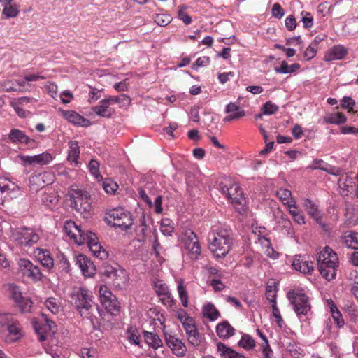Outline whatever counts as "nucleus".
Listing matches in <instances>:
<instances>
[{"mask_svg":"<svg viewBox=\"0 0 358 358\" xmlns=\"http://www.w3.org/2000/svg\"><path fill=\"white\" fill-rule=\"evenodd\" d=\"M347 49L342 45H335L325 55L327 61H332L343 59L347 54Z\"/></svg>","mask_w":358,"mask_h":358,"instance_id":"nucleus-23","label":"nucleus"},{"mask_svg":"<svg viewBox=\"0 0 358 358\" xmlns=\"http://www.w3.org/2000/svg\"><path fill=\"white\" fill-rule=\"evenodd\" d=\"M171 220L169 219H163L161 222V231L164 235L170 236L173 231V227L171 226Z\"/></svg>","mask_w":358,"mask_h":358,"instance_id":"nucleus-53","label":"nucleus"},{"mask_svg":"<svg viewBox=\"0 0 358 358\" xmlns=\"http://www.w3.org/2000/svg\"><path fill=\"white\" fill-rule=\"evenodd\" d=\"M343 243L347 248L358 250V233L349 231L343 236Z\"/></svg>","mask_w":358,"mask_h":358,"instance_id":"nucleus-32","label":"nucleus"},{"mask_svg":"<svg viewBox=\"0 0 358 358\" xmlns=\"http://www.w3.org/2000/svg\"><path fill=\"white\" fill-rule=\"evenodd\" d=\"M209 249L217 258L224 257L230 251L232 236L230 230L218 229L208 235Z\"/></svg>","mask_w":358,"mask_h":358,"instance_id":"nucleus-1","label":"nucleus"},{"mask_svg":"<svg viewBox=\"0 0 358 358\" xmlns=\"http://www.w3.org/2000/svg\"><path fill=\"white\" fill-rule=\"evenodd\" d=\"M210 58L206 56L199 57L196 61L192 64L193 69H197L199 67H203L208 65Z\"/></svg>","mask_w":358,"mask_h":358,"instance_id":"nucleus-58","label":"nucleus"},{"mask_svg":"<svg viewBox=\"0 0 358 358\" xmlns=\"http://www.w3.org/2000/svg\"><path fill=\"white\" fill-rule=\"evenodd\" d=\"M155 21L159 26L165 27L171 22V17L167 14H157Z\"/></svg>","mask_w":358,"mask_h":358,"instance_id":"nucleus-48","label":"nucleus"},{"mask_svg":"<svg viewBox=\"0 0 358 358\" xmlns=\"http://www.w3.org/2000/svg\"><path fill=\"white\" fill-rule=\"evenodd\" d=\"M355 105V101L350 96H344L341 100V106L343 108L348 109V111H352L353 106Z\"/></svg>","mask_w":358,"mask_h":358,"instance_id":"nucleus-57","label":"nucleus"},{"mask_svg":"<svg viewBox=\"0 0 358 358\" xmlns=\"http://www.w3.org/2000/svg\"><path fill=\"white\" fill-rule=\"evenodd\" d=\"M278 108L279 107L275 103H273L271 101H267L263 105L262 110L263 114L270 115L275 114L278 110Z\"/></svg>","mask_w":358,"mask_h":358,"instance_id":"nucleus-47","label":"nucleus"},{"mask_svg":"<svg viewBox=\"0 0 358 358\" xmlns=\"http://www.w3.org/2000/svg\"><path fill=\"white\" fill-rule=\"evenodd\" d=\"M133 224L134 219L130 211L123 208H113V227L127 231Z\"/></svg>","mask_w":358,"mask_h":358,"instance_id":"nucleus-10","label":"nucleus"},{"mask_svg":"<svg viewBox=\"0 0 358 358\" xmlns=\"http://www.w3.org/2000/svg\"><path fill=\"white\" fill-rule=\"evenodd\" d=\"M164 335L166 344L173 353L177 357H183L187 352L185 343L171 332L164 331Z\"/></svg>","mask_w":358,"mask_h":358,"instance_id":"nucleus-11","label":"nucleus"},{"mask_svg":"<svg viewBox=\"0 0 358 358\" xmlns=\"http://www.w3.org/2000/svg\"><path fill=\"white\" fill-rule=\"evenodd\" d=\"M177 317L182 324L183 327L185 326L186 324H189L194 321L192 317L187 315L186 311L182 308H178L177 310Z\"/></svg>","mask_w":358,"mask_h":358,"instance_id":"nucleus-49","label":"nucleus"},{"mask_svg":"<svg viewBox=\"0 0 358 358\" xmlns=\"http://www.w3.org/2000/svg\"><path fill=\"white\" fill-rule=\"evenodd\" d=\"M276 195L287 207L293 206V203L296 202L292 196L291 191L289 189L281 188L277 191Z\"/></svg>","mask_w":358,"mask_h":358,"instance_id":"nucleus-30","label":"nucleus"},{"mask_svg":"<svg viewBox=\"0 0 358 358\" xmlns=\"http://www.w3.org/2000/svg\"><path fill=\"white\" fill-rule=\"evenodd\" d=\"M222 192L227 197L235 208L243 210L245 199L239 185L230 179H224L220 184Z\"/></svg>","mask_w":358,"mask_h":358,"instance_id":"nucleus-4","label":"nucleus"},{"mask_svg":"<svg viewBox=\"0 0 358 358\" xmlns=\"http://www.w3.org/2000/svg\"><path fill=\"white\" fill-rule=\"evenodd\" d=\"M183 327L186 331L189 343L194 346L199 345L201 342V336L199 333L194 321L189 324H186Z\"/></svg>","mask_w":358,"mask_h":358,"instance_id":"nucleus-19","label":"nucleus"},{"mask_svg":"<svg viewBox=\"0 0 358 358\" xmlns=\"http://www.w3.org/2000/svg\"><path fill=\"white\" fill-rule=\"evenodd\" d=\"M74 259L76 265L79 267L85 278H92L95 275L96 266L88 257L79 254L75 256Z\"/></svg>","mask_w":358,"mask_h":358,"instance_id":"nucleus-13","label":"nucleus"},{"mask_svg":"<svg viewBox=\"0 0 358 358\" xmlns=\"http://www.w3.org/2000/svg\"><path fill=\"white\" fill-rule=\"evenodd\" d=\"M216 333L219 338L227 339L234 334L235 329L228 321H223L217 325Z\"/></svg>","mask_w":358,"mask_h":358,"instance_id":"nucleus-21","label":"nucleus"},{"mask_svg":"<svg viewBox=\"0 0 358 358\" xmlns=\"http://www.w3.org/2000/svg\"><path fill=\"white\" fill-rule=\"evenodd\" d=\"M293 268L303 274H310L313 271V262H309L301 255H295L292 261Z\"/></svg>","mask_w":358,"mask_h":358,"instance_id":"nucleus-15","label":"nucleus"},{"mask_svg":"<svg viewBox=\"0 0 358 358\" xmlns=\"http://www.w3.org/2000/svg\"><path fill=\"white\" fill-rule=\"evenodd\" d=\"M0 89L6 92H13L17 90V85L11 80H5L1 83Z\"/></svg>","mask_w":358,"mask_h":358,"instance_id":"nucleus-56","label":"nucleus"},{"mask_svg":"<svg viewBox=\"0 0 358 358\" xmlns=\"http://www.w3.org/2000/svg\"><path fill=\"white\" fill-rule=\"evenodd\" d=\"M40 251L43 253V257L40 260L41 265L48 270H50L54 265L52 258H51L48 254L46 255L45 254V252L43 250H41Z\"/></svg>","mask_w":358,"mask_h":358,"instance_id":"nucleus-50","label":"nucleus"},{"mask_svg":"<svg viewBox=\"0 0 358 358\" xmlns=\"http://www.w3.org/2000/svg\"><path fill=\"white\" fill-rule=\"evenodd\" d=\"M71 207L79 213L83 218L91 217L92 199L87 192L78 189L73 192L70 196Z\"/></svg>","mask_w":358,"mask_h":358,"instance_id":"nucleus-5","label":"nucleus"},{"mask_svg":"<svg viewBox=\"0 0 358 358\" xmlns=\"http://www.w3.org/2000/svg\"><path fill=\"white\" fill-rule=\"evenodd\" d=\"M177 289L178 292V296L180 298V300L181 301L182 305L184 307H187L189 301H188V293L187 292L186 287L184 285V282L182 280H180L177 286Z\"/></svg>","mask_w":358,"mask_h":358,"instance_id":"nucleus-38","label":"nucleus"},{"mask_svg":"<svg viewBox=\"0 0 358 358\" xmlns=\"http://www.w3.org/2000/svg\"><path fill=\"white\" fill-rule=\"evenodd\" d=\"M89 170L92 176H94L96 179L101 178V180H99V182L102 186L103 189L107 194L112 193V186L110 183L107 182L103 180L102 176L99 173V163L98 161L95 159H92L88 164Z\"/></svg>","mask_w":358,"mask_h":358,"instance_id":"nucleus-16","label":"nucleus"},{"mask_svg":"<svg viewBox=\"0 0 358 358\" xmlns=\"http://www.w3.org/2000/svg\"><path fill=\"white\" fill-rule=\"evenodd\" d=\"M327 164L322 159H315L313 161L312 164L308 166L310 169L315 170V169H320L324 171L325 166Z\"/></svg>","mask_w":358,"mask_h":358,"instance_id":"nucleus-63","label":"nucleus"},{"mask_svg":"<svg viewBox=\"0 0 358 358\" xmlns=\"http://www.w3.org/2000/svg\"><path fill=\"white\" fill-rule=\"evenodd\" d=\"M239 112L245 111L235 103H229L226 106L225 113H238Z\"/></svg>","mask_w":358,"mask_h":358,"instance_id":"nucleus-62","label":"nucleus"},{"mask_svg":"<svg viewBox=\"0 0 358 358\" xmlns=\"http://www.w3.org/2000/svg\"><path fill=\"white\" fill-rule=\"evenodd\" d=\"M88 248L94 256L101 259H103L108 256V252L103 248L99 242L93 243L92 245L88 246Z\"/></svg>","mask_w":358,"mask_h":358,"instance_id":"nucleus-39","label":"nucleus"},{"mask_svg":"<svg viewBox=\"0 0 358 358\" xmlns=\"http://www.w3.org/2000/svg\"><path fill=\"white\" fill-rule=\"evenodd\" d=\"M12 238L15 242L22 246L31 247L39 240L38 235L31 228L20 227L12 231Z\"/></svg>","mask_w":358,"mask_h":358,"instance_id":"nucleus-7","label":"nucleus"},{"mask_svg":"<svg viewBox=\"0 0 358 358\" xmlns=\"http://www.w3.org/2000/svg\"><path fill=\"white\" fill-rule=\"evenodd\" d=\"M338 258L336 252L328 246L324 247L317 257V264L320 274L327 280L335 278L338 266Z\"/></svg>","mask_w":358,"mask_h":358,"instance_id":"nucleus-2","label":"nucleus"},{"mask_svg":"<svg viewBox=\"0 0 358 358\" xmlns=\"http://www.w3.org/2000/svg\"><path fill=\"white\" fill-rule=\"evenodd\" d=\"M20 187L6 178H0V194H6V196L12 198L11 194L15 192H19Z\"/></svg>","mask_w":358,"mask_h":358,"instance_id":"nucleus-22","label":"nucleus"},{"mask_svg":"<svg viewBox=\"0 0 358 358\" xmlns=\"http://www.w3.org/2000/svg\"><path fill=\"white\" fill-rule=\"evenodd\" d=\"M33 157L34 164L46 165L52 160L51 154L46 152L39 155H34Z\"/></svg>","mask_w":358,"mask_h":358,"instance_id":"nucleus-40","label":"nucleus"},{"mask_svg":"<svg viewBox=\"0 0 358 358\" xmlns=\"http://www.w3.org/2000/svg\"><path fill=\"white\" fill-rule=\"evenodd\" d=\"M271 306H272V313H273L274 317L275 318L278 327H282V324H283V320H282V317H281L280 310H279L278 308L277 307V304L276 303L272 304Z\"/></svg>","mask_w":358,"mask_h":358,"instance_id":"nucleus-59","label":"nucleus"},{"mask_svg":"<svg viewBox=\"0 0 358 358\" xmlns=\"http://www.w3.org/2000/svg\"><path fill=\"white\" fill-rule=\"evenodd\" d=\"M128 340L130 343L138 345L140 344V335L137 330L129 331L128 335Z\"/></svg>","mask_w":358,"mask_h":358,"instance_id":"nucleus-61","label":"nucleus"},{"mask_svg":"<svg viewBox=\"0 0 358 358\" xmlns=\"http://www.w3.org/2000/svg\"><path fill=\"white\" fill-rule=\"evenodd\" d=\"M64 229L67 235L76 243L78 240V234H81L83 228L81 226H78L71 220L66 221L64 224Z\"/></svg>","mask_w":358,"mask_h":358,"instance_id":"nucleus-25","label":"nucleus"},{"mask_svg":"<svg viewBox=\"0 0 358 358\" xmlns=\"http://www.w3.org/2000/svg\"><path fill=\"white\" fill-rule=\"evenodd\" d=\"M9 138L13 143H24L27 145L35 143V140L29 138L22 131L18 129H12L9 134Z\"/></svg>","mask_w":358,"mask_h":358,"instance_id":"nucleus-20","label":"nucleus"},{"mask_svg":"<svg viewBox=\"0 0 358 358\" xmlns=\"http://www.w3.org/2000/svg\"><path fill=\"white\" fill-rule=\"evenodd\" d=\"M317 53L316 43H311L306 48L303 53V56L306 60H310L313 59Z\"/></svg>","mask_w":358,"mask_h":358,"instance_id":"nucleus-52","label":"nucleus"},{"mask_svg":"<svg viewBox=\"0 0 358 358\" xmlns=\"http://www.w3.org/2000/svg\"><path fill=\"white\" fill-rule=\"evenodd\" d=\"M287 209L288 210L289 214L292 216L294 222L299 224H305L304 216L296 206V202L293 203V206L287 207Z\"/></svg>","mask_w":358,"mask_h":358,"instance_id":"nucleus-36","label":"nucleus"},{"mask_svg":"<svg viewBox=\"0 0 358 358\" xmlns=\"http://www.w3.org/2000/svg\"><path fill=\"white\" fill-rule=\"evenodd\" d=\"M303 205L308 215L320 223L321 215L317 206L309 199H305Z\"/></svg>","mask_w":358,"mask_h":358,"instance_id":"nucleus-27","label":"nucleus"},{"mask_svg":"<svg viewBox=\"0 0 358 358\" xmlns=\"http://www.w3.org/2000/svg\"><path fill=\"white\" fill-rule=\"evenodd\" d=\"M15 304L18 306L22 313H29L31 311L33 302L29 298L22 297Z\"/></svg>","mask_w":358,"mask_h":358,"instance_id":"nucleus-42","label":"nucleus"},{"mask_svg":"<svg viewBox=\"0 0 358 358\" xmlns=\"http://www.w3.org/2000/svg\"><path fill=\"white\" fill-rule=\"evenodd\" d=\"M110 101L111 100L110 99L102 100L101 105L94 107V112L99 115L103 117H110V113L108 108L110 106Z\"/></svg>","mask_w":358,"mask_h":358,"instance_id":"nucleus-37","label":"nucleus"},{"mask_svg":"<svg viewBox=\"0 0 358 358\" xmlns=\"http://www.w3.org/2000/svg\"><path fill=\"white\" fill-rule=\"evenodd\" d=\"M2 6L3 9L1 15L6 19L15 17L20 13V7L16 3L4 4Z\"/></svg>","mask_w":358,"mask_h":358,"instance_id":"nucleus-31","label":"nucleus"},{"mask_svg":"<svg viewBox=\"0 0 358 358\" xmlns=\"http://www.w3.org/2000/svg\"><path fill=\"white\" fill-rule=\"evenodd\" d=\"M302 22L306 28H310L313 25V17L310 13L302 11Z\"/></svg>","mask_w":358,"mask_h":358,"instance_id":"nucleus-54","label":"nucleus"},{"mask_svg":"<svg viewBox=\"0 0 358 358\" xmlns=\"http://www.w3.org/2000/svg\"><path fill=\"white\" fill-rule=\"evenodd\" d=\"M46 308L53 314H57L60 310V306L57 300L55 298H49L46 300Z\"/></svg>","mask_w":358,"mask_h":358,"instance_id":"nucleus-45","label":"nucleus"},{"mask_svg":"<svg viewBox=\"0 0 358 358\" xmlns=\"http://www.w3.org/2000/svg\"><path fill=\"white\" fill-rule=\"evenodd\" d=\"M178 18L186 25H188L192 22L191 17L182 8L178 10Z\"/></svg>","mask_w":358,"mask_h":358,"instance_id":"nucleus-64","label":"nucleus"},{"mask_svg":"<svg viewBox=\"0 0 358 358\" xmlns=\"http://www.w3.org/2000/svg\"><path fill=\"white\" fill-rule=\"evenodd\" d=\"M72 303L83 317H90L93 307V296L92 292L85 287H79L71 294Z\"/></svg>","mask_w":358,"mask_h":358,"instance_id":"nucleus-3","label":"nucleus"},{"mask_svg":"<svg viewBox=\"0 0 358 358\" xmlns=\"http://www.w3.org/2000/svg\"><path fill=\"white\" fill-rule=\"evenodd\" d=\"M129 281L127 272L120 266L113 267V287L117 289L127 287Z\"/></svg>","mask_w":358,"mask_h":358,"instance_id":"nucleus-14","label":"nucleus"},{"mask_svg":"<svg viewBox=\"0 0 358 358\" xmlns=\"http://www.w3.org/2000/svg\"><path fill=\"white\" fill-rule=\"evenodd\" d=\"M299 68L300 65L297 63L289 65L285 61H282L280 67L275 68V71L277 73L287 74L294 73Z\"/></svg>","mask_w":358,"mask_h":358,"instance_id":"nucleus-35","label":"nucleus"},{"mask_svg":"<svg viewBox=\"0 0 358 358\" xmlns=\"http://www.w3.org/2000/svg\"><path fill=\"white\" fill-rule=\"evenodd\" d=\"M100 306L97 310L100 316L105 319L106 317L112 316V291L109 286L101 285L99 287Z\"/></svg>","mask_w":358,"mask_h":358,"instance_id":"nucleus-8","label":"nucleus"},{"mask_svg":"<svg viewBox=\"0 0 358 358\" xmlns=\"http://www.w3.org/2000/svg\"><path fill=\"white\" fill-rule=\"evenodd\" d=\"M346 117L341 113H330L324 117L326 123L339 124L345 123Z\"/></svg>","mask_w":358,"mask_h":358,"instance_id":"nucleus-34","label":"nucleus"},{"mask_svg":"<svg viewBox=\"0 0 358 358\" xmlns=\"http://www.w3.org/2000/svg\"><path fill=\"white\" fill-rule=\"evenodd\" d=\"M185 250L191 255V258L197 259L201 253V248L196 234L191 229L186 230L182 238Z\"/></svg>","mask_w":358,"mask_h":358,"instance_id":"nucleus-9","label":"nucleus"},{"mask_svg":"<svg viewBox=\"0 0 358 358\" xmlns=\"http://www.w3.org/2000/svg\"><path fill=\"white\" fill-rule=\"evenodd\" d=\"M63 117L69 122L83 127L91 125V122L73 110H63Z\"/></svg>","mask_w":358,"mask_h":358,"instance_id":"nucleus-17","label":"nucleus"},{"mask_svg":"<svg viewBox=\"0 0 358 358\" xmlns=\"http://www.w3.org/2000/svg\"><path fill=\"white\" fill-rule=\"evenodd\" d=\"M272 15L278 19H280L284 16L285 11L279 3H275L273 4L272 8Z\"/></svg>","mask_w":358,"mask_h":358,"instance_id":"nucleus-60","label":"nucleus"},{"mask_svg":"<svg viewBox=\"0 0 358 358\" xmlns=\"http://www.w3.org/2000/svg\"><path fill=\"white\" fill-rule=\"evenodd\" d=\"M276 295L277 289L275 287V283H273V285H267L266 288V296L271 305L276 303Z\"/></svg>","mask_w":358,"mask_h":358,"instance_id":"nucleus-44","label":"nucleus"},{"mask_svg":"<svg viewBox=\"0 0 358 358\" xmlns=\"http://www.w3.org/2000/svg\"><path fill=\"white\" fill-rule=\"evenodd\" d=\"M19 266L23 275L29 278L34 282L41 280L44 277L38 266L34 265L32 262L28 259H20Z\"/></svg>","mask_w":358,"mask_h":358,"instance_id":"nucleus-12","label":"nucleus"},{"mask_svg":"<svg viewBox=\"0 0 358 358\" xmlns=\"http://www.w3.org/2000/svg\"><path fill=\"white\" fill-rule=\"evenodd\" d=\"M287 297L293 305L295 313L300 319L308 316L310 313L311 306L308 297L304 293L292 291L287 293Z\"/></svg>","mask_w":358,"mask_h":358,"instance_id":"nucleus-6","label":"nucleus"},{"mask_svg":"<svg viewBox=\"0 0 358 358\" xmlns=\"http://www.w3.org/2000/svg\"><path fill=\"white\" fill-rule=\"evenodd\" d=\"M155 292L159 296L164 297L171 294L168 286L162 283L161 281H157L155 285Z\"/></svg>","mask_w":358,"mask_h":358,"instance_id":"nucleus-46","label":"nucleus"},{"mask_svg":"<svg viewBox=\"0 0 358 358\" xmlns=\"http://www.w3.org/2000/svg\"><path fill=\"white\" fill-rule=\"evenodd\" d=\"M143 336L145 343L152 348L157 349L162 347L163 342L157 334L144 331Z\"/></svg>","mask_w":358,"mask_h":358,"instance_id":"nucleus-28","label":"nucleus"},{"mask_svg":"<svg viewBox=\"0 0 358 358\" xmlns=\"http://www.w3.org/2000/svg\"><path fill=\"white\" fill-rule=\"evenodd\" d=\"M259 241H263L262 242V244H265L268 247V248L266 250V254L267 256L271 257L273 259L277 258L278 255L274 251L273 248L270 247L271 243L268 239L266 238L264 236H262V238H259Z\"/></svg>","mask_w":358,"mask_h":358,"instance_id":"nucleus-51","label":"nucleus"},{"mask_svg":"<svg viewBox=\"0 0 358 358\" xmlns=\"http://www.w3.org/2000/svg\"><path fill=\"white\" fill-rule=\"evenodd\" d=\"M217 349L220 354L221 358H245L243 355L234 351L222 343L217 344Z\"/></svg>","mask_w":358,"mask_h":358,"instance_id":"nucleus-26","label":"nucleus"},{"mask_svg":"<svg viewBox=\"0 0 358 358\" xmlns=\"http://www.w3.org/2000/svg\"><path fill=\"white\" fill-rule=\"evenodd\" d=\"M49 175L44 171L40 173H33L29 180V186L32 191L38 192L46 185L45 178Z\"/></svg>","mask_w":358,"mask_h":358,"instance_id":"nucleus-18","label":"nucleus"},{"mask_svg":"<svg viewBox=\"0 0 358 358\" xmlns=\"http://www.w3.org/2000/svg\"><path fill=\"white\" fill-rule=\"evenodd\" d=\"M120 103V107L127 106L130 103V98L124 94L116 96H113V103Z\"/></svg>","mask_w":358,"mask_h":358,"instance_id":"nucleus-55","label":"nucleus"},{"mask_svg":"<svg viewBox=\"0 0 358 358\" xmlns=\"http://www.w3.org/2000/svg\"><path fill=\"white\" fill-rule=\"evenodd\" d=\"M238 345L245 350H250L255 346V341L250 335L244 334L239 341Z\"/></svg>","mask_w":358,"mask_h":358,"instance_id":"nucleus-41","label":"nucleus"},{"mask_svg":"<svg viewBox=\"0 0 358 358\" xmlns=\"http://www.w3.org/2000/svg\"><path fill=\"white\" fill-rule=\"evenodd\" d=\"M78 240H76V243L79 245L86 243L87 246H90L93 243L99 242L98 238L94 233L84 229L81 234H78Z\"/></svg>","mask_w":358,"mask_h":358,"instance_id":"nucleus-24","label":"nucleus"},{"mask_svg":"<svg viewBox=\"0 0 358 358\" xmlns=\"http://www.w3.org/2000/svg\"><path fill=\"white\" fill-rule=\"evenodd\" d=\"M8 290L15 303L19 301L23 297L20 287L13 283L8 284Z\"/></svg>","mask_w":358,"mask_h":358,"instance_id":"nucleus-43","label":"nucleus"},{"mask_svg":"<svg viewBox=\"0 0 358 358\" xmlns=\"http://www.w3.org/2000/svg\"><path fill=\"white\" fill-rule=\"evenodd\" d=\"M202 313L203 317L210 321H215L220 317V312L214 304L208 303L203 306Z\"/></svg>","mask_w":358,"mask_h":358,"instance_id":"nucleus-29","label":"nucleus"},{"mask_svg":"<svg viewBox=\"0 0 358 358\" xmlns=\"http://www.w3.org/2000/svg\"><path fill=\"white\" fill-rule=\"evenodd\" d=\"M69 148L68 160L77 164V160L80 155V148L78 141H71L69 142Z\"/></svg>","mask_w":358,"mask_h":358,"instance_id":"nucleus-33","label":"nucleus"}]
</instances>
